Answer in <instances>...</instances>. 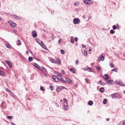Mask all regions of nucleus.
Listing matches in <instances>:
<instances>
[{
  "label": "nucleus",
  "mask_w": 125,
  "mask_h": 125,
  "mask_svg": "<svg viewBox=\"0 0 125 125\" xmlns=\"http://www.w3.org/2000/svg\"><path fill=\"white\" fill-rule=\"evenodd\" d=\"M61 90H62V88H59V87H57V91L58 92H59L61 91Z\"/></svg>",
  "instance_id": "nucleus-30"
},
{
  "label": "nucleus",
  "mask_w": 125,
  "mask_h": 125,
  "mask_svg": "<svg viewBox=\"0 0 125 125\" xmlns=\"http://www.w3.org/2000/svg\"><path fill=\"white\" fill-rule=\"evenodd\" d=\"M44 77H47V75H46L45 73H44Z\"/></svg>",
  "instance_id": "nucleus-57"
},
{
  "label": "nucleus",
  "mask_w": 125,
  "mask_h": 125,
  "mask_svg": "<svg viewBox=\"0 0 125 125\" xmlns=\"http://www.w3.org/2000/svg\"><path fill=\"white\" fill-rule=\"evenodd\" d=\"M49 87L51 90H53V86L52 85H50Z\"/></svg>",
  "instance_id": "nucleus-47"
},
{
  "label": "nucleus",
  "mask_w": 125,
  "mask_h": 125,
  "mask_svg": "<svg viewBox=\"0 0 125 125\" xmlns=\"http://www.w3.org/2000/svg\"><path fill=\"white\" fill-rule=\"evenodd\" d=\"M119 84L121 86H125V84L121 82H120Z\"/></svg>",
  "instance_id": "nucleus-26"
},
{
  "label": "nucleus",
  "mask_w": 125,
  "mask_h": 125,
  "mask_svg": "<svg viewBox=\"0 0 125 125\" xmlns=\"http://www.w3.org/2000/svg\"><path fill=\"white\" fill-rule=\"evenodd\" d=\"M29 52H30V53H31V54H33V53H32V51H30V50H29Z\"/></svg>",
  "instance_id": "nucleus-62"
},
{
  "label": "nucleus",
  "mask_w": 125,
  "mask_h": 125,
  "mask_svg": "<svg viewBox=\"0 0 125 125\" xmlns=\"http://www.w3.org/2000/svg\"><path fill=\"white\" fill-rule=\"evenodd\" d=\"M70 71H71V72H72L73 74H75V73L74 69H70Z\"/></svg>",
  "instance_id": "nucleus-40"
},
{
  "label": "nucleus",
  "mask_w": 125,
  "mask_h": 125,
  "mask_svg": "<svg viewBox=\"0 0 125 125\" xmlns=\"http://www.w3.org/2000/svg\"><path fill=\"white\" fill-rule=\"evenodd\" d=\"M18 42H20V40H18Z\"/></svg>",
  "instance_id": "nucleus-63"
},
{
  "label": "nucleus",
  "mask_w": 125,
  "mask_h": 125,
  "mask_svg": "<svg viewBox=\"0 0 125 125\" xmlns=\"http://www.w3.org/2000/svg\"><path fill=\"white\" fill-rule=\"evenodd\" d=\"M112 71L113 72H116V73H118V68H114L112 69Z\"/></svg>",
  "instance_id": "nucleus-31"
},
{
  "label": "nucleus",
  "mask_w": 125,
  "mask_h": 125,
  "mask_svg": "<svg viewBox=\"0 0 125 125\" xmlns=\"http://www.w3.org/2000/svg\"><path fill=\"white\" fill-rule=\"evenodd\" d=\"M13 18H14V19H16L17 20H20V19H21L20 17L18 16L17 15H13Z\"/></svg>",
  "instance_id": "nucleus-10"
},
{
  "label": "nucleus",
  "mask_w": 125,
  "mask_h": 125,
  "mask_svg": "<svg viewBox=\"0 0 125 125\" xmlns=\"http://www.w3.org/2000/svg\"><path fill=\"white\" fill-rule=\"evenodd\" d=\"M104 79L105 81H107L108 79H109V75L108 74H104Z\"/></svg>",
  "instance_id": "nucleus-11"
},
{
  "label": "nucleus",
  "mask_w": 125,
  "mask_h": 125,
  "mask_svg": "<svg viewBox=\"0 0 125 125\" xmlns=\"http://www.w3.org/2000/svg\"><path fill=\"white\" fill-rule=\"evenodd\" d=\"M61 42V39H59V42H58L59 43H60Z\"/></svg>",
  "instance_id": "nucleus-58"
},
{
  "label": "nucleus",
  "mask_w": 125,
  "mask_h": 125,
  "mask_svg": "<svg viewBox=\"0 0 125 125\" xmlns=\"http://www.w3.org/2000/svg\"><path fill=\"white\" fill-rule=\"evenodd\" d=\"M99 83L101 84V85H105L106 84L104 82H102V80H100Z\"/></svg>",
  "instance_id": "nucleus-20"
},
{
  "label": "nucleus",
  "mask_w": 125,
  "mask_h": 125,
  "mask_svg": "<svg viewBox=\"0 0 125 125\" xmlns=\"http://www.w3.org/2000/svg\"><path fill=\"white\" fill-rule=\"evenodd\" d=\"M74 24H80L81 23V20L79 18H75L73 20Z\"/></svg>",
  "instance_id": "nucleus-2"
},
{
  "label": "nucleus",
  "mask_w": 125,
  "mask_h": 125,
  "mask_svg": "<svg viewBox=\"0 0 125 125\" xmlns=\"http://www.w3.org/2000/svg\"><path fill=\"white\" fill-rule=\"evenodd\" d=\"M34 66L35 67V68L38 69V70H40V68H41V66H40V65H39L38 64L36 63H34Z\"/></svg>",
  "instance_id": "nucleus-13"
},
{
  "label": "nucleus",
  "mask_w": 125,
  "mask_h": 125,
  "mask_svg": "<svg viewBox=\"0 0 125 125\" xmlns=\"http://www.w3.org/2000/svg\"><path fill=\"white\" fill-rule=\"evenodd\" d=\"M88 19H91V16H89Z\"/></svg>",
  "instance_id": "nucleus-60"
},
{
  "label": "nucleus",
  "mask_w": 125,
  "mask_h": 125,
  "mask_svg": "<svg viewBox=\"0 0 125 125\" xmlns=\"http://www.w3.org/2000/svg\"><path fill=\"white\" fill-rule=\"evenodd\" d=\"M60 81L63 83H66V81L64 80V78H63V77H61Z\"/></svg>",
  "instance_id": "nucleus-18"
},
{
  "label": "nucleus",
  "mask_w": 125,
  "mask_h": 125,
  "mask_svg": "<svg viewBox=\"0 0 125 125\" xmlns=\"http://www.w3.org/2000/svg\"><path fill=\"white\" fill-rule=\"evenodd\" d=\"M105 91V90L104 89V87H101L100 89V92H104V91Z\"/></svg>",
  "instance_id": "nucleus-22"
},
{
  "label": "nucleus",
  "mask_w": 125,
  "mask_h": 125,
  "mask_svg": "<svg viewBox=\"0 0 125 125\" xmlns=\"http://www.w3.org/2000/svg\"><path fill=\"white\" fill-rule=\"evenodd\" d=\"M109 66L111 67V68H114V67H115V65H114V64L113 63H110Z\"/></svg>",
  "instance_id": "nucleus-38"
},
{
  "label": "nucleus",
  "mask_w": 125,
  "mask_h": 125,
  "mask_svg": "<svg viewBox=\"0 0 125 125\" xmlns=\"http://www.w3.org/2000/svg\"><path fill=\"white\" fill-rule=\"evenodd\" d=\"M115 83H117V84H120V82H119V81H115Z\"/></svg>",
  "instance_id": "nucleus-52"
},
{
  "label": "nucleus",
  "mask_w": 125,
  "mask_h": 125,
  "mask_svg": "<svg viewBox=\"0 0 125 125\" xmlns=\"http://www.w3.org/2000/svg\"><path fill=\"white\" fill-rule=\"evenodd\" d=\"M6 46L8 48H11V45H10V44H6Z\"/></svg>",
  "instance_id": "nucleus-32"
},
{
  "label": "nucleus",
  "mask_w": 125,
  "mask_h": 125,
  "mask_svg": "<svg viewBox=\"0 0 125 125\" xmlns=\"http://www.w3.org/2000/svg\"><path fill=\"white\" fill-rule=\"evenodd\" d=\"M82 47H83V48H85V47H86L85 45H83V44H82Z\"/></svg>",
  "instance_id": "nucleus-51"
},
{
  "label": "nucleus",
  "mask_w": 125,
  "mask_h": 125,
  "mask_svg": "<svg viewBox=\"0 0 125 125\" xmlns=\"http://www.w3.org/2000/svg\"><path fill=\"white\" fill-rule=\"evenodd\" d=\"M84 56H86V55H87V51H84Z\"/></svg>",
  "instance_id": "nucleus-44"
},
{
  "label": "nucleus",
  "mask_w": 125,
  "mask_h": 125,
  "mask_svg": "<svg viewBox=\"0 0 125 125\" xmlns=\"http://www.w3.org/2000/svg\"><path fill=\"white\" fill-rule=\"evenodd\" d=\"M17 45H21V42H19V43H17Z\"/></svg>",
  "instance_id": "nucleus-50"
},
{
  "label": "nucleus",
  "mask_w": 125,
  "mask_h": 125,
  "mask_svg": "<svg viewBox=\"0 0 125 125\" xmlns=\"http://www.w3.org/2000/svg\"><path fill=\"white\" fill-rule=\"evenodd\" d=\"M52 78L55 81V82H56V83H58V82H59V81H60V79H59V78H58L57 76H56L55 75H53L52 76Z\"/></svg>",
  "instance_id": "nucleus-5"
},
{
  "label": "nucleus",
  "mask_w": 125,
  "mask_h": 125,
  "mask_svg": "<svg viewBox=\"0 0 125 125\" xmlns=\"http://www.w3.org/2000/svg\"><path fill=\"white\" fill-rule=\"evenodd\" d=\"M75 64H76V65H78V64H79V61L76 60V62H75Z\"/></svg>",
  "instance_id": "nucleus-48"
},
{
  "label": "nucleus",
  "mask_w": 125,
  "mask_h": 125,
  "mask_svg": "<svg viewBox=\"0 0 125 125\" xmlns=\"http://www.w3.org/2000/svg\"><path fill=\"white\" fill-rule=\"evenodd\" d=\"M61 53L62 54H65V51L63 49L61 50Z\"/></svg>",
  "instance_id": "nucleus-35"
},
{
  "label": "nucleus",
  "mask_w": 125,
  "mask_h": 125,
  "mask_svg": "<svg viewBox=\"0 0 125 125\" xmlns=\"http://www.w3.org/2000/svg\"><path fill=\"white\" fill-rule=\"evenodd\" d=\"M39 70L41 71V72H43V73H45V72H46L47 71L46 68L43 66L40 67V68H39Z\"/></svg>",
  "instance_id": "nucleus-6"
},
{
  "label": "nucleus",
  "mask_w": 125,
  "mask_h": 125,
  "mask_svg": "<svg viewBox=\"0 0 125 125\" xmlns=\"http://www.w3.org/2000/svg\"><path fill=\"white\" fill-rule=\"evenodd\" d=\"M65 80L68 83H70L72 82V80H70L69 78H65Z\"/></svg>",
  "instance_id": "nucleus-15"
},
{
  "label": "nucleus",
  "mask_w": 125,
  "mask_h": 125,
  "mask_svg": "<svg viewBox=\"0 0 125 125\" xmlns=\"http://www.w3.org/2000/svg\"><path fill=\"white\" fill-rule=\"evenodd\" d=\"M110 34H115V31L113 29H111L110 31Z\"/></svg>",
  "instance_id": "nucleus-36"
},
{
  "label": "nucleus",
  "mask_w": 125,
  "mask_h": 125,
  "mask_svg": "<svg viewBox=\"0 0 125 125\" xmlns=\"http://www.w3.org/2000/svg\"><path fill=\"white\" fill-rule=\"evenodd\" d=\"M56 75L58 76V77H61V74L59 73V72H57Z\"/></svg>",
  "instance_id": "nucleus-39"
},
{
  "label": "nucleus",
  "mask_w": 125,
  "mask_h": 125,
  "mask_svg": "<svg viewBox=\"0 0 125 125\" xmlns=\"http://www.w3.org/2000/svg\"><path fill=\"white\" fill-rule=\"evenodd\" d=\"M9 23L10 24L11 27H12V28H15V27H16V26H17V24H16V23H14L10 21H9Z\"/></svg>",
  "instance_id": "nucleus-4"
},
{
  "label": "nucleus",
  "mask_w": 125,
  "mask_h": 125,
  "mask_svg": "<svg viewBox=\"0 0 125 125\" xmlns=\"http://www.w3.org/2000/svg\"><path fill=\"white\" fill-rule=\"evenodd\" d=\"M107 99H104L103 101V104H107Z\"/></svg>",
  "instance_id": "nucleus-27"
},
{
  "label": "nucleus",
  "mask_w": 125,
  "mask_h": 125,
  "mask_svg": "<svg viewBox=\"0 0 125 125\" xmlns=\"http://www.w3.org/2000/svg\"><path fill=\"white\" fill-rule=\"evenodd\" d=\"M96 69L97 70V71H100L101 70V67H97L96 66Z\"/></svg>",
  "instance_id": "nucleus-41"
},
{
  "label": "nucleus",
  "mask_w": 125,
  "mask_h": 125,
  "mask_svg": "<svg viewBox=\"0 0 125 125\" xmlns=\"http://www.w3.org/2000/svg\"><path fill=\"white\" fill-rule=\"evenodd\" d=\"M32 35L33 38H37L38 37V34L37 33V31L34 30L32 32Z\"/></svg>",
  "instance_id": "nucleus-7"
},
{
  "label": "nucleus",
  "mask_w": 125,
  "mask_h": 125,
  "mask_svg": "<svg viewBox=\"0 0 125 125\" xmlns=\"http://www.w3.org/2000/svg\"><path fill=\"white\" fill-rule=\"evenodd\" d=\"M91 67H85L83 68L84 71H88V72H90V70H91Z\"/></svg>",
  "instance_id": "nucleus-14"
},
{
  "label": "nucleus",
  "mask_w": 125,
  "mask_h": 125,
  "mask_svg": "<svg viewBox=\"0 0 125 125\" xmlns=\"http://www.w3.org/2000/svg\"><path fill=\"white\" fill-rule=\"evenodd\" d=\"M110 96L111 97V98L113 99H114V98H122V96H121V95H120L118 93H113L111 95H110Z\"/></svg>",
  "instance_id": "nucleus-1"
},
{
  "label": "nucleus",
  "mask_w": 125,
  "mask_h": 125,
  "mask_svg": "<svg viewBox=\"0 0 125 125\" xmlns=\"http://www.w3.org/2000/svg\"><path fill=\"white\" fill-rule=\"evenodd\" d=\"M88 105H89V106H92V105H93V102H92V101H89L88 102Z\"/></svg>",
  "instance_id": "nucleus-17"
},
{
  "label": "nucleus",
  "mask_w": 125,
  "mask_h": 125,
  "mask_svg": "<svg viewBox=\"0 0 125 125\" xmlns=\"http://www.w3.org/2000/svg\"><path fill=\"white\" fill-rule=\"evenodd\" d=\"M50 61L52 63L56 64V61L54 60L53 59H52Z\"/></svg>",
  "instance_id": "nucleus-24"
},
{
  "label": "nucleus",
  "mask_w": 125,
  "mask_h": 125,
  "mask_svg": "<svg viewBox=\"0 0 125 125\" xmlns=\"http://www.w3.org/2000/svg\"><path fill=\"white\" fill-rule=\"evenodd\" d=\"M112 29H113V30H116L117 29V26L114 25L112 26Z\"/></svg>",
  "instance_id": "nucleus-42"
},
{
  "label": "nucleus",
  "mask_w": 125,
  "mask_h": 125,
  "mask_svg": "<svg viewBox=\"0 0 125 125\" xmlns=\"http://www.w3.org/2000/svg\"><path fill=\"white\" fill-rule=\"evenodd\" d=\"M106 83H107V84H112V83H114V81L113 80H106Z\"/></svg>",
  "instance_id": "nucleus-9"
},
{
  "label": "nucleus",
  "mask_w": 125,
  "mask_h": 125,
  "mask_svg": "<svg viewBox=\"0 0 125 125\" xmlns=\"http://www.w3.org/2000/svg\"><path fill=\"white\" fill-rule=\"evenodd\" d=\"M62 74H65V71L63 70H62Z\"/></svg>",
  "instance_id": "nucleus-55"
},
{
  "label": "nucleus",
  "mask_w": 125,
  "mask_h": 125,
  "mask_svg": "<svg viewBox=\"0 0 125 125\" xmlns=\"http://www.w3.org/2000/svg\"><path fill=\"white\" fill-rule=\"evenodd\" d=\"M56 59V62H57L58 64H61V61H60V60H59V58H57Z\"/></svg>",
  "instance_id": "nucleus-19"
},
{
  "label": "nucleus",
  "mask_w": 125,
  "mask_h": 125,
  "mask_svg": "<svg viewBox=\"0 0 125 125\" xmlns=\"http://www.w3.org/2000/svg\"><path fill=\"white\" fill-rule=\"evenodd\" d=\"M74 5H76V6L79 5V2H75L74 3Z\"/></svg>",
  "instance_id": "nucleus-45"
},
{
  "label": "nucleus",
  "mask_w": 125,
  "mask_h": 125,
  "mask_svg": "<svg viewBox=\"0 0 125 125\" xmlns=\"http://www.w3.org/2000/svg\"><path fill=\"white\" fill-rule=\"evenodd\" d=\"M13 32L15 33V34H16V33H17V30H14L13 31Z\"/></svg>",
  "instance_id": "nucleus-54"
},
{
  "label": "nucleus",
  "mask_w": 125,
  "mask_h": 125,
  "mask_svg": "<svg viewBox=\"0 0 125 125\" xmlns=\"http://www.w3.org/2000/svg\"><path fill=\"white\" fill-rule=\"evenodd\" d=\"M85 81L87 83H90V81L88 79H85Z\"/></svg>",
  "instance_id": "nucleus-23"
},
{
  "label": "nucleus",
  "mask_w": 125,
  "mask_h": 125,
  "mask_svg": "<svg viewBox=\"0 0 125 125\" xmlns=\"http://www.w3.org/2000/svg\"><path fill=\"white\" fill-rule=\"evenodd\" d=\"M7 119H8V120H11V119H13V117L11 116H7Z\"/></svg>",
  "instance_id": "nucleus-29"
},
{
  "label": "nucleus",
  "mask_w": 125,
  "mask_h": 125,
  "mask_svg": "<svg viewBox=\"0 0 125 125\" xmlns=\"http://www.w3.org/2000/svg\"><path fill=\"white\" fill-rule=\"evenodd\" d=\"M84 3H85V4H90V0H84Z\"/></svg>",
  "instance_id": "nucleus-12"
},
{
  "label": "nucleus",
  "mask_w": 125,
  "mask_h": 125,
  "mask_svg": "<svg viewBox=\"0 0 125 125\" xmlns=\"http://www.w3.org/2000/svg\"><path fill=\"white\" fill-rule=\"evenodd\" d=\"M74 40H75V41L76 42H78V38L75 37V38H74Z\"/></svg>",
  "instance_id": "nucleus-53"
},
{
  "label": "nucleus",
  "mask_w": 125,
  "mask_h": 125,
  "mask_svg": "<svg viewBox=\"0 0 125 125\" xmlns=\"http://www.w3.org/2000/svg\"><path fill=\"white\" fill-rule=\"evenodd\" d=\"M68 109H69V107H68V105H66V106L64 107V110H65V111H67Z\"/></svg>",
  "instance_id": "nucleus-28"
},
{
  "label": "nucleus",
  "mask_w": 125,
  "mask_h": 125,
  "mask_svg": "<svg viewBox=\"0 0 125 125\" xmlns=\"http://www.w3.org/2000/svg\"><path fill=\"white\" fill-rule=\"evenodd\" d=\"M36 42H38V43H39V42H40V39H39L38 38H37V39H36Z\"/></svg>",
  "instance_id": "nucleus-49"
},
{
  "label": "nucleus",
  "mask_w": 125,
  "mask_h": 125,
  "mask_svg": "<svg viewBox=\"0 0 125 125\" xmlns=\"http://www.w3.org/2000/svg\"><path fill=\"white\" fill-rule=\"evenodd\" d=\"M74 38L71 37V43H74Z\"/></svg>",
  "instance_id": "nucleus-37"
},
{
  "label": "nucleus",
  "mask_w": 125,
  "mask_h": 125,
  "mask_svg": "<svg viewBox=\"0 0 125 125\" xmlns=\"http://www.w3.org/2000/svg\"><path fill=\"white\" fill-rule=\"evenodd\" d=\"M4 73L3 72V71L0 70V76H4Z\"/></svg>",
  "instance_id": "nucleus-34"
},
{
  "label": "nucleus",
  "mask_w": 125,
  "mask_h": 125,
  "mask_svg": "<svg viewBox=\"0 0 125 125\" xmlns=\"http://www.w3.org/2000/svg\"><path fill=\"white\" fill-rule=\"evenodd\" d=\"M105 59V58L103 56V54H102V55L100 58V60H101V61H104Z\"/></svg>",
  "instance_id": "nucleus-16"
},
{
  "label": "nucleus",
  "mask_w": 125,
  "mask_h": 125,
  "mask_svg": "<svg viewBox=\"0 0 125 125\" xmlns=\"http://www.w3.org/2000/svg\"><path fill=\"white\" fill-rule=\"evenodd\" d=\"M120 125H125V120L120 122Z\"/></svg>",
  "instance_id": "nucleus-21"
},
{
  "label": "nucleus",
  "mask_w": 125,
  "mask_h": 125,
  "mask_svg": "<svg viewBox=\"0 0 125 125\" xmlns=\"http://www.w3.org/2000/svg\"><path fill=\"white\" fill-rule=\"evenodd\" d=\"M40 89L41 90H42V91H44V90H45V89H44V88H43L42 86H41Z\"/></svg>",
  "instance_id": "nucleus-33"
},
{
  "label": "nucleus",
  "mask_w": 125,
  "mask_h": 125,
  "mask_svg": "<svg viewBox=\"0 0 125 125\" xmlns=\"http://www.w3.org/2000/svg\"><path fill=\"white\" fill-rule=\"evenodd\" d=\"M5 62L8 64L9 67H10V68H12V64L11 63V62H10V61H8V60H6L5 61Z\"/></svg>",
  "instance_id": "nucleus-8"
},
{
  "label": "nucleus",
  "mask_w": 125,
  "mask_h": 125,
  "mask_svg": "<svg viewBox=\"0 0 125 125\" xmlns=\"http://www.w3.org/2000/svg\"><path fill=\"white\" fill-rule=\"evenodd\" d=\"M63 101H64V102H65V103L66 104H68V101H67V99H63Z\"/></svg>",
  "instance_id": "nucleus-43"
},
{
  "label": "nucleus",
  "mask_w": 125,
  "mask_h": 125,
  "mask_svg": "<svg viewBox=\"0 0 125 125\" xmlns=\"http://www.w3.org/2000/svg\"><path fill=\"white\" fill-rule=\"evenodd\" d=\"M6 91H7L8 92H11V91L8 88L6 89Z\"/></svg>",
  "instance_id": "nucleus-46"
},
{
  "label": "nucleus",
  "mask_w": 125,
  "mask_h": 125,
  "mask_svg": "<svg viewBox=\"0 0 125 125\" xmlns=\"http://www.w3.org/2000/svg\"><path fill=\"white\" fill-rule=\"evenodd\" d=\"M51 38L52 40H53L54 39V38L53 37V34H52L51 35Z\"/></svg>",
  "instance_id": "nucleus-56"
},
{
  "label": "nucleus",
  "mask_w": 125,
  "mask_h": 125,
  "mask_svg": "<svg viewBox=\"0 0 125 125\" xmlns=\"http://www.w3.org/2000/svg\"><path fill=\"white\" fill-rule=\"evenodd\" d=\"M26 54H29V51H26Z\"/></svg>",
  "instance_id": "nucleus-59"
},
{
  "label": "nucleus",
  "mask_w": 125,
  "mask_h": 125,
  "mask_svg": "<svg viewBox=\"0 0 125 125\" xmlns=\"http://www.w3.org/2000/svg\"><path fill=\"white\" fill-rule=\"evenodd\" d=\"M39 44H40L42 47V48H44V49H47V47H46V46H45L44 43H43V42H42V41H41L40 42H39Z\"/></svg>",
  "instance_id": "nucleus-3"
},
{
  "label": "nucleus",
  "mask_w": 125,
  "mask_h": 125,
  "mask_svg": "<svg viewBox=\"0 0 125 125\" xmlns=\"http://www.w3.org/2000/svg\"><path fill=\"white\" fill-rule=\"evenodd\" d=\"M109 120L110 119H109V118H108V119H106V121L108 122V121H109Z\"/></svg>",
  "instance_id": "nucleus-61"
},
{
  "label": "nucleus",
  "mask_w": 125,
  "mask_h": 125,
  "mask_svg": "<svg viewBox=\"0 0 125 125\" xmlns=\"http://www.w3.org/2000/svg\"><path fill=\"white\" fill-rule=\"evenodd\" d=\"M28 61L30 62H32V61H33V58L32 57H28Z\"/></svg>",
  "instance_id": "nucleus-25"
},
{
  "label": "nucleus",
  "mask_w": 125,
  "mask_h": 125,
  "mask_svg": "<svg viewBox=\"0 0 125 125\" xmlns=\"http://www.w3.org/2000/svg\"><path fill=\"white\" fill-rule=\"evenodd\" d=\"M91 50V49H89V51H90Z\"/></svg>",
  "instance_id": "nucleus-64"
}]
</instances>
